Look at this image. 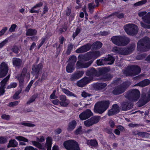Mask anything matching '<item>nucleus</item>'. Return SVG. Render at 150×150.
<instances>
[{"label": "nucleus", "instance_id": "f257e3e1", "mask_svg": "<svg viewBox=\"0 0 150 150\" xmlns=\"http://www.w3.org/2000/svg\"><path fill=\"white\" fill-rule=\"evenodd\" d=\"M110 104V101L108 100L98 102L95 105L94 111L95 113L102 114L109 108Z\"/></svg>", "mask_w": 150, "mask_h": 150}, {"label": "nucleus", "instance_id": "f03ea898", "mask_svg": "<svg viewBox=\"0 0 150 150\" xmlns=\"http://www.w3.org/2000/svg\"><path fill=\"white\" fill-rule=\"evenodd\" d=\"M150 49V39L146 37L140 40L137 42V50L140 52H145Z\"/></svg>", "mask_w": 150, "mask_h": 150}, {"label": "nucleus", "instance_id": "7ed1b4c3", "mask_svg": "<svg viewBox=\"0 0 150 150\" xmlns=\"http://www.w3.org/2000/svg\"><path fill=\"white\" fill-rule=\"evenodd\" d=\"M112 42L119 46H124L130 42L129 39L126 37L122 36H115L111 38Z\"/></svg>", "mask_w": 150, "mask_h": 150}, {"label": "nucleus", "instance_id": "20e7f679", "mask_svg": "<svg viewBox=\"0 0 150 150\" xmlns=\"http://www.w3.org/2000/svg\"><path fill=\"white\" fill-rule=\"evenodd\" d=\"M141 71L140 68L138 65H132L127 67L124 71L123 74L126 76H132L138 74Z\"/></svg>", "mask_w": 150, "mask_h": 150}, {"label": "nucleus", "instance_id": "39448f33", "mask_svg": "<svg viewBox=\"0 0 150 150\" xmlns=\"http://www.w3.org/2000/svg\"><path fill=\"white\" fill-rule=\"evenodd\" d=\"M140 95L139 91L135 89L128 92L125 95V97L131 101L135 102L139 99Z\"/></svg>", "mask_w": 150, "mask_h": 150}, {"label": "nucleus", "instance_id": "423d86ee", "mask_svg": "<svg viewBox=\"0 0 150 150\" xmlns=\"http://www.w3.org/2000/svg\"><path fill=\"white\" fill-rule=\"evenodd\" d=\"M104 69H103L97 71L94 68L92 67L86 70V74L93 80L94 77H99L103 75L104 73Z\"/></svg>", "mask_w": 150, "mask_h": 150}, {"label": "nucleus", "instance_id": "0eeeda50", "mask_svg": "<svg viewBox=\"0 0 150 150\" xmlns=\"http://www.w3.org/2000/svg\"><path fill=\"white\" fill-rule=\"evenodd\" d=\"M124 30L129 35L133 36L136 35L138 31V28L135 25L133 24H126L124 27Z\"/></svg>", "mask_w": 150, "mask_h": 150}, {"label": "nucleus", "instance_id": "6e6552de", "mask_svg": "<svg viewBox=\"0 0 150 150\" xmlns=\"http://www.w3.org/2000/svg\"><path fill=\"white\" fill-rule=\"evenodd\" d=\"M63 145L67 150H80L78 143L73 140L64 142Z\"/></svg>", "mask_w": 150, "mask_h": 150}, {"label": "nucleus", "instance_id": "1a4fd4ad", "mask_svg": "<svg viewBox=\"0 0 150 150\" xmlns=\"http://www.w3.org/2000/svg\"><path fill=\"white\" fill-rule=\"evenodd\" d=\"M25 76L28 79H29L30 78V73L29 72H27L26 68L24 67L22 69L21 74L16 77V78L19 81L20 86H23L24 81V78Z\"/></svg>", "mask_w": 150, "mask_h": 150}, {"label": "nucleus", "instance_id": "9d476101", "mask_svg": "<svg viewBox=\"0 0 150 150\" xmlns=\"http://www.w3.org/2000/svg\"><path fill=\"white\" fill-rule=\"evenodd\" d=\"M128 87L126 83H123L121 85L115 87L112 91V93L114 95H118L124 93Z\"/></svg>", "mask_w": 150, "mask_h": 150}, {"label": "nucleus", "instance_id": "9b49d317", "mask_svg": "<svg viewBox=\"0 0 150 150\" xmlns=\"http://www.w3.org/2000/svg\"><path fill=\"white\" fill-rule=\"evenodd\" d=\"M8 70V67L7 64L4 62H2L0 66V78L5 76L7 74Z\"/></svg>", "mask_w": 150, "mask_h": 150}, {"label": "nucleus", "instance_id": "f8f14e48", "mask_svg": "<svg viewBox=\"0 0 150 150\" xmlns=\"http://www.w3.org/2000/svg\"><path fill=\"white\" fill-rule=\"evenodd\" d=\"M93 115V112L90 110L87 109L80 114L79 117L81 120H84L88 119Z\"/></svg>", "mask_w": 150, "mask_h": 150}, {"label": "nucleus", "instance_id": "ddd939ff", "mask_svg": "<svg viewBox=\"0 0 150 150\" xmlns=\"http://www.w3.org/2000/svg\"><path fill=\"white\" fill-rule=\"evenodd\" d=\"M92 80L88 77L85 76L77 82L76 84L79 87H83Z\"/></svg>", "mask_w": 150, "mask_h": 150}, {"label": "nucleus", "instance_id": "4468645a", "mask_svg": "<svg viewBox=\"0 0 150 150\" xmlns=\"http://www.w3.org/2000/svg\"><path fill=\"white\" fill-rule=\"evenodd\" d=\"M135 47V45H134L133 46L128 47H121L120 54L126 55L131 54L134 50Z\"/></svg>", "mask_w": 150, "mask_h": 150}, {"label": "nucleus", "instance_id": "2eb2a0df", "mask_svg": "<svg viewBox=\"0 0 150 150\" xmlns=\"http://www.w3.org/2000/svg\"><path fill=\"white\" fill-rule=\"evenodd\" d=\"M84 73V72L83 71L76 72L71 76L69 80L72 81H75L82 77Z\"/></svg>", "mask_w": 150, "mask_h": 150}, {"label": "nucleus", "instance_id": "dca6fc26", "mask_svg": "<svg viewBox=\"0 0 150 150\" xmlns=\"http://www.w3.org/2000/svg\"><path fill=\"white\" fill-rule=\"evenodd\" d=\"M93 62V60H91L86 62H82L78 61L76 63V68L77 69L87 68L89 67Z\"/></svg>", "mask_w": 150, "mask_h": 150}, {"label": "nucleus", "instance_id": "f3484780", "mask_svg": "<svg viewBox=\"0 0 150 150\" xmlns=\"http://www.w3.org/2000/svg\"><path fill=\"white\" fill-rule=\"evenodd\" d=\"M120 110V108L117 104L113 105L112 108L108 110V115L110 116L114 115L118 113Z\"/></svg>", "mask_w": 150, "mask_h": 150}, {"label": "nucleus", "instance_id": "a211bd4d", "mask_svg": "<svg viewBox=\"0 0 150 150\" xmlns=\"http://www.w3.org/2000/svg\"><path fill=\"white\" fill-rule=\"evenodd\" d=\"M107 86V84L103 83H96L92 84L93 90L100 91L104 89Z\"/></svg>", "mask_w": 150, "mask_h": 150}, {"label": "nucleus", "instance_id": "6ab92c4d", "mask_svg": "<svg viewBox=\"0 0 150 150\" xmlns=\"http://www.w3.org/2000/svg\"><path fill=\"white\" fill-rule=\"evenodd\" d=\"M43 68V65L42 63H40L38 65H33L32 66L31 74L33 75L39 74V72Z\"/></svg>", "mask_w": 150, "mask_h": 150}, {"label": "nucleus", "instance_id": "aec40b11", "mask_svg": "<svg viewBox=\"0 0 150 150\" xmlns=\"http://www.w3.org/2000/svg\"><path fill=\"white\" fill-rule=\"evenodd\" d=\"M91 45L90 44H88L84 45L77 49L76 50V52L77 53H81L86 52L89 50L91 48Z\"/></svg>", "mask_w": 150, "mask_h": 150}, {"label": "nucleus", "instance_id": "412c9836", "mask_svg": "<svg viewBox=\"0 0 150 150\" xmlns=\"http://www.w3.org/2000/svg\"><path fill=\"white\" fill-rule=\"evenodd\" d=\"M133 106L129 101H125L121 104L122 110L126 111L130 110L132 108Z\"/></svg>", "mask_w": 150, "mask_h": 150}, {"label": "nucleus", "instance_id": "4be33fe9", "mask_svg": "<svg viewBox=\"0 0 150 150\" xmlns=\"http://www.w3.org/2000/svg\"><path fill=\"white\" fill-rule=\"evenodd\" d=\"M149 101V99L146 95L143 94L142 95L140 99L139 100L138 103L140 106H142L145 104Z\"/></svg>", "mask_w": 150, "mask_h": 150}, {"label": "nucleus", "instance_id": "5701e85b", "mask_svg": "<svg viewBox=\"0 0 150 150\" xmlns=\"http://www.w3.org/2000/svg\"><path fill=\"white\" fill-rule=\"evenodd\" d=\"M59 99L61 101L59 102L60 105L62 106L67 107L69 103L66 102L67 100L66 97L64 95H61L59 96Z\"/></svg>", "mask_w": 150, "mask_h": 150}, {"label": "nucleus", "instance_id": "b1692460", "mask_svg": "<svg viewBox=\"0 0 150 150\" xmlns=\"http://www.w3.org/2000/svg\"><path fill=\"white\" fill-rule=\"evenodd\" d=\"M13 65L16 67H20L22 65V61L20 59L16 57L13 58L12 60Z\"/></svg>", "mask_w": 150, "mask_h": 150}, {"label": "nucleus", "instance_id": "393cba45", "mask_svg": "<svg viewBox=\"0 0 150 150\" xmlns=\"http://www.w3.org/2000/svg\"><path fill=\"white\" fill-rule=\"evenodd\" d=\"M37 31L35 29L29 28L26 30V35L27 36H35L37 34Z\"/></svg>", "mask_w": 150, "mask_h": 150}, {"label": "nucleus", "instance_id": "a878e982", "mask_svg": "<svg viewBox=\"0 0 150 150\" xmlns=\"http://www.w3.org/2000/svg\"><path fill=\"white\" fill-rule=\"evenodd\" d=\"M77 122L75 120L71 121L68 124L67 130L69 131L73 130L75 128Z\"/></svg>", "mask_w": 150, "mask_h": 150}, {"label": "nucleus", "instance_id": "bb28decb", "mask_svg": "<svg viewBox=\"0 0 150 150\" xmlns=\"http://www.w3.org/2000/svg\"><path fill=\"white\" fill-rule=\"evenodd\" d=\"M150 84V81L148 79H146L139 82L137 85L141 87H144Z\"/></svg>", "mask_w": 150, "mask_h": 150}, {"label": "nucleus", "instance_id": "cd10ccee", "mask_svg": "<svg viewBox=\"0 0 150 150\" xmlns=\"http://www.w3.org/2000/svg\"><path fill=\"white\" fill-rule=\"evenodd\" d=\"M52 144V139L50 137L47 138L46 143V146L47 147V150H51Z\"/></svg>", "mask_w": 150, "mask_h": 150}, {"label": "nucleus", "instance_id": "c85d7f7f", "mask_svg": "<svg viewBox=\"0 0 150 150\" xmlns=\"http://www.w3.org/2000/svg\"><path fill=\"white\" fill-rule=\"evenodd\" d=\"M105 59H106V62H107V64H112L115 61L114 58L111 55L109 54L108 55V57L105 58Z\"/></svg>", "mask_w": 150, "mask_h": 150}, {"label": "nucleus", "instance_id": "c756f323", "mask_svg": "<svg viewBox=\"0 0 150 150\" xmlns=\"http://www.w3.org/2000/svg\"><path fill=\"white\" fill-rule=\"evenodd\" d=\"M18 145V143L17 142L16 140L15 139H11L9 141L8 145L7 146V147H16Z\"/></svg>", "mask_w": 150, "mask_h": 150}, {"label": "nucleus", "instance_id": "7c9ffc66", "mask_svg": "<svg viewBox=\"0 0 150 150\" xmlns=\"http://www.w3.org/2000/svg\"><path fill=\"white\" fill-rule=\"evenodd\" d=\"M93 125L98 123L101 119V117L98 116H94L91 118Z\"/></svg>", "mask_w": 150, "mask_h": 150}, {"label": "nucleus", "instance_id": "2f4dec72", "mask_svg": "<svg viewBox=\"0 0 150 150\" xmlns=\"http://www.w3.org/2000/svg\"><path fill=\"white\" fill-rule=\"evenodd\" d=\"M10 76V75H8L1 81L0 83V87H3V88H5V86L7 82L8 81L9 78Z\"/></svg>", "mask_w": 150, "mask_h": 150}, {"label": "nucleus", "instance_id": "473e14b6", "mask_svg": "<svg viewBox=\"0 0 150 150\" xmlns=\"http://www.w3.org/2000/svg\"><path fill=\"white\" fill-rule=\"evenodd\" d=\"M76 60L77 58L74 55H72L71 56L68 60V61L69 62L68 64L74 65Z\"/></svg>", "mask_w": 150, "mask_h": 150}, {"label": "nucleus", "instance_id": "72a5a7b5", "mask_svg": "<svg viewBox=\"0 0 150 150\" xmlns=\"http://www.w3.org/2000/svg\"><path fill=\"white\" fill-rule=\"evenodd\" d=\"M97 7L93 2H92L88 4V8L89 12L91 13H92L94 11V9Z\"/></svg>", "mask_w": 150, "mask_h": 150}, {"label": "nucleus", "instance_id": "f704fd0d", "mask_svg": "<svg viewBox=\"0 0 150 150\" xmlns=\"http://www.w3.org/2000/svg\"><path fill=\"white\" fill-rule=\"evenodd\" d=\"M74 65L68 64L66 67L67 72L69 73H72L74 70Z\"/></svg>", "mask_w": 150, "mask_h": 150}, {"label": "nucleus", "instance_id": "c9c22d12", "mask_svg": "<svg viewBox=\"0 0 150 150\" xmlns=\"http://www.w3.org/2000/svg\"><path fill=\"white\" fill-rule=\"evenodd\" d=\"M62 91L68 96H73L75 97H77L73 93L65 88H62Z\"/></svg>", "mask_w": 150, "mask_h": 150}, {"label": "nucleus", "instance_id": "e433bc0d", "mask_svg": "<svg viewBox=\"0 0 150 150\" xmlns=\"http://www.w3.org/2000/svg\"><path fill=\"white\" fill-rule=\"evenodd\" d=\"M92 46L94 48L98 49L102 47V44L100 42H96L93 43Z\"/></svg>", "mask_w": 150, "mask_h": 150}, {"label": "nucleus", "instance_id": "4c0bfd02", "mask_svg": "<svg viewBox=\"0 0 150 150\" xmlns=\"http://www.w3.org/2000/svg\"><path fill=\"white\" fill-rule=\"evenodd\" d=\"M83 123L84 125L87 127H89L93 125L91 118L84 121Z\"/></svg>", "mask_w": 150, "mask_h": 150}, {"label": "nucleus", "instance_id": "58836bf2", "mask_svg": "<svg viewBox=\"0 0 150 150\" xmlns=\"http://www.w3.org/2000/svg\"><path fill=\"white\" fill-rule=\"evenodd\" d=\"M91 55L92 56L93 58L96 59L99 57L101 55V54L100 51H96L92 52L91 54Z\"/></svg>", "mask_w": 150, "mask_h": 150}, {"label": "nucleus", "instance_id": "ea45409f", "mask_svg": "<svg viewBox=\"0 0 150 150\" xmlns=\"http://www.w3.org/2000/svg\"><path fill=\"white\" fill-rule=\"evenodd\" d=\"M142 18L146 23H150V13H149L145 16L142 17Z\"/></svg>", "mask_w": 150, "mask_h": 150}, {"label": "nucleus", "instance_id": "a19ab883", "mask_svg": "<svg viewBox=\"0 0 150 150\" xmlns=\"http://www.w3.org/2000/svg\"><path fill=\"white\" fill-rule=\"evenodd\" d=\"M105 60L106 59L105 58L102 59H99L97 60V64L98 65H104L107 64Z\"/></svg>", "mask_w": 150, "mask_h": 150}, {"label": "nucleus", "instance_id": "79ce46f5", "mask_svg": "<svg viewBox=\"0 0 150 150\" xmlns=\"http://www.w3.org/2000/svg\"><path fill=\"white\" fill-rule=\"evenodd\" d=\"M89 145L94 147L98 145L97 141L95 140H91L88 142Z\"/></svg>", "mask_w": 150, "mask_h": 150}, {"label": "nucleus", "instance_id": "37998d69", "mask_svg": "<svg viewBox=\"0 0 150 150\" xmlns=\"http://www.w3.org/2000/svg\"><path fill=\"white\" fill-rule=\"evenodd\" d=\"M73 46L74 45L72 43H70L68 44L67 50L66 52L67 55L70 54L71 52L73 49Z\"/></svg>", "mask_w": 150, "mask_h": 150}, {"label": "nucleus", "instance_id": "c03bdc74", "mask_svg": "<svg viewBox=\"0 0 150 150\" xmlns=\"http://www.w3.org/2000/svg\"><path fill=\"white\" fill-rule=\"evenodd\" d=\"M112 76L110 74H108L103 76V79L104 81H109L111 80L112 78Z\"/></svg>", "mask_w": 150, "mask_h": 150}, {"label": "nucleus", "instance_id": "a18cd8bd", "mask_svg": "<svg viewBox=\"0 0 150 150\" xmlns=\"http://www.w3.org/2000/svg\"><path fill=\"white\" fill-rule=\"evenodd\" d=\"M147 2V0H142L140 1H138L134 4V5L135 6H138L142 5L146 3Z\"/></svg>", "mask_w": 150, "mask_h": 150}, {"label": "nucleus", "instance_id": "49530a36", "mask_svg": "<svg viewBox=\"0 0 150 150\" xmlns=\"http://www.w3.org/2000/svg\"><path fill=\"white\" fill-rule=\"evenodd\" d=\"M121 47H113L112 51L114 52L120 54Z\"/></svg>", "mask_w": 150, "mask_h": 150}, {"label": "nucleus", "instance_id": "de8ad7c7", "mask_svg": "<svg viewBox=\"0 0 150 150\" xmlns=\"http://www.w3.org/2000/svg\"><path fill=\"white\" fill-rule=\"evenodd\" d=\"M31 142L34 146H36L38 148L40 149L42 148V146L41 144L35 141H31Z\"/></svg>", "mask_w": 150, "mask_h": 150}, {"label": "nucleus", "instance_id": "09e8293b", "mask_svg": "<svg viewBox=\"0 0 150 150\" xmlns=\"http://www.w3.org/2000/svg\"><path fill=\"white\" fill-rule=\"evenodd\" d=\"M112 15L115 16L117 17L120 19L123 18L124 17V13H119L118 12H117L113 13Z\"/></svg>", "mask_w": 150, "mask_h": 150}, {"label": "nucleus", "instance_id": "8fccbe9b", "mask_svg": "<svg viewBox=\"0 0 150 150\" xmlns=\"http://www.w3.org/2000/svg\"><path fill=\"white\" fill-rule=\"evenodd\" d=\"M7 142V138L4 137H0V144H4Z\"/></svg>", "mask_w": 150, "mask_h": 150}, {"label": "nucleus", "instance_id": "3c124183", "mask_svg": "<svg viewBox=\"0 0 150 150\" xmlns=\"http://www.w3.org/2000/svg\"><path fill=\"white\" fill-rule=\"evenodd\" d=\"M21 124L27 127H34L35 126L34 124L31 123L30 122H23L21 123Z\"/></svg>", "mask_w": 150, "mask_h": 150}, {"label": "nucleus", "instance_id": "603ef678", "mask_svg": "<svg viewBox=\"0 0 150 150\" xmlns=\"http://www.w3.org/2000/svg\"><path fill=\"white\" fill-rule=\"evenodd\" d=\"M16 139L20 140L22 141L23 142H28V140L26 138L21 136H18L16 137Z\"/></svg>", "mask_w": 150, "mask_h": 150}, {"label": "nucleus", "instance_id": "864d4df0", "mask_svg": "<svg viewBox=\"0 0 150 150\" xmlns=\"http://www.w3.org/2000/svg\"><path fill=\"white\" fill-rule=\"evenodd\" d=\"M1 118L4 120H9L10 119V116L9 115H7L5 114H3L1 116Z\"/></svg>", "mask_w": 150, "mask_h": 150}, {"label": "nucleus", "instance_id": "5fc2aeb1", "mask_svg": "<svg viewBox=\"0 0 150 150\" xmlns=\"http://www.w3.org/2000/svg\"><path fill=\"white\" fill-rule=\"evenodd\" d=\"M80 29L79 28H77L76 29L75 32L73 34L72 37L73 39H74L75 37H76L78 34L80 32Z\"/></svg>", "mask_w": 150, "mask_h": 150}, {"label": "nucleus", "instance_id": "6e6d98bb", "mask_svg": "<svg viewBox=\"0 0 150 150\" xmlns=\"http://www.w3.org/2000/svg\"><path fill=\"white\" fill-rule=\"evenodd\" d=\"M36 97L34 96H33L31 98H30L28 101L27 102V104L29 105L31 103L34 102L36 99Z\"/></svg>", "mask_w": 150, "mask_h": 150}, {"label": "nucleus", "instance_id": "4d7b16f0", "mask_svg": "<svg viewBox=\"0 0 150 150\" xmlns=\"http://www.w3.org/2000/svg\"><path fill=\"white\" fill-rule=\"evenodd\" d=\"M17 27V25L15 24H13L11 26V27L10 28L9 30V31L11 32H14L15 29Z\"/></svg>", "mask_w": 150, "mask_h": 150}, {"label": "nucleus", "instance_id": "13d9d810", "mask_svg": "<svg viewBox=\"0 0 150 150\" xmlns=\"http://www.w3.org/2000/svg\"><path fill=\"white\" fill-rule=\"evenodd\" d=\"M47 76V72H44L43 73L41 79V81H43L46 79Z\"/></svg>", "mask_w": 150, "mask_h": 150}, {"label": "nucleus", "instance_id": "bf43d9fd", "mask_svg": "<svg viewBox=\"0 0 150 150\" xmlns=\"http://www.w3.org/2000/svg\"><path fill=\"white\" fill-rule=\"evenodd\" d=\"M17 86V84L16 83H11L10 85H8L7 89H9L12 88H15Z\"/></svg>", "mask_w": 150, "mask_h": 150}, {"label": "nucleus", "instance_id": "052dcab7", "mask_svg": "<svg viewBox=\"0 0 150 150\" xmlns=\"http://www.w3.org/2000/svg\"><path fill=\"white\" fill-rule=\"evenodd\" d=\"M19 101H15L13 102H11L9 103L8 106L9 107H13L18 105V104Z\"/></svg>", "mask_w": 150, "mask_h": 150}, {"label": "nucleus", "instance_id": "680f3d73", "mask_svg": "<svg viewBox=\"0 0 150 150\" xmlns=\"http://www.w3.org/2000/svg\"><path fill=\"white\" fill-rule=\"evenodd\" d=\"M8 28L6 27H4L0 31V37L4 35L6 31L7 30Z\"/></svg>", "mask_w": 150, "mask_h": 150}, {"label": "nucleus", "instance_id": "e2e57ef3", "mask_svg": "<svg viewBox=\"0 0 150 150\" xmlns=\"http://www.w3.org/2000/svg\"><path fill=\"white\" fill-rule=\"evenodd\" d=\"M82 127L80 126L75 131V133L76 135H78L80 134L81 132Z\"/></svg>", "mask_w": 150, "mask_h": 150}, {"label": "nucleus", "instance_id": "0e129e2a", "mask_svg": "<svg viewBox=\"0 0 150 150\" xmlns=\"http://www.w3.org/2000/svg\"><path fill=\"white\" fill-rule=\"evenodd\" d=\"M91 95V94L87 93L85 91H83L81 93V96L84 98H86L87 97H90Z\"/></svg>", "mask_w": 150, "mask_h": 150}, {"label": "nucleus", "instance_id": "69168bd1", "mask_svg": "<svg viewBox=\"0 0 150 150\" xmlns=\"http://www.w3.org/2000/svg\"><path fill=\"white\" fill-rule=\"evenodd\" d=\"M21 92L18 91L16 92L13 95V98L15 100L18 99L19 97H18V95Z\"/></svg>", "mask_w": 150, "mask_h": 150}, {"label": "nucleus", "instance_id": "338daca9", "mask_svg": "<svg viewBox=\"0 0 150 150\" xmlns=\"http://www.w3.org/2000/svg\"><path fill=\"white\" fill-rule=\"evenodd\" d=\"M35 8H36L34 6L30 10V12L32 13H38L39 12V10H36Z\"/></svg>", "mask_w": 150, "mask_h": 150}, {"label": "nucleus", "instance_id": "774afa93", "mask_svg": "<svg viewBox=\"0 0 150 150\" xmlns=\"http://www.w3.org/2000/svg\"><path fill=\"white\" fill-rule=\"evenodd\" d=\"M145 56L144 54H141L138 55L136 57V59L137 60H141L145 58Z\"/></svg>", "mask_w": 150, "mask_h": 150}]
</instances>
